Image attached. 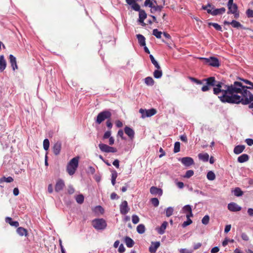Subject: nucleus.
Returning a JSON list of instances; mask_svg holds the SVG:
<instances>
[{
    "label": "nucleus",
    "instance_id": "obj_1",
    "mask_svg": "<svg viewBox=\"0 0 253 253\" xmlns=\"http://www.w3.org/2000/svg\"><path fill=\"white\" fill-rule=\"evenodd\" d=\"M188 78L197 84H202L206 82V84L201 88V90L203 92L209 91L211 89V86H212L213 93L214 95H218L220 93H222V95L218 96V97L222 103L231 104L236 94L235 92L237 91V88L234 87V84L230 85L225 84L222 81H216L214 77H210L202 80L190 76Z\"/></svg>",
    "mask_w": 253,
    "mask_h": 253
},
{
    "label": "nucleus",
    "instance_id": "obj_2",
    "mask_svg": "<svg viewBox=\"0 0 253 253\" xmlns=\"http://www.w3.org/2000/svg\"><path fill=\"white\" fill-rule=\"evenodd\" d=\"M241 103L244 105H249L250 109L253 108V94L250 91H244V95L236 94L231 104H239Z\"/></svg>",
    "mask_w": 253,
    "mask_h": 253
},
{
    "label": "nucleus",
    "instance_id": "obj_3",
    "mask_svg": "<svg viewBox=\"0 0 253 253\" xmlns=\"http://www.w3.org/2000/svg\"><path fill=\"white\" fill-rule=\"evenodd\" d=\"M239 79L246 84L250 85L251 86L244 85L241 82L235 81L234 82V86L235 88H237V91L235 92V94H238V93H240L241 95H244V90H247V89H253V83L252 82L247 79H242L240 78Z\"/></svg>",
    "mask_w": 253,
    "mask_h": 253
},
{
    "label": "nucleus",
    "instance_id": "obj_4",
    "mask_svg": "<svg viewBox=\"0 0 253 253\" xmlns=\"http://www.w3.org/2000/svg\"><path fill=\"white\" fill-rule=\"evenodd\" d=\"M202 8L206 10L209 14L213 16L222 14L226 11V9L224 7L215 9L214 6L211 3H208L206 5H203Z\"/></svg>",
    "mask_w": 253,
    "mask_h": 253
},
{
    "label": "nucleus",
    "instance_id": "obj_5",
    "mask_svg": "<svg viewBox=\"0 0 253 253\" xmlns=\"http://www.w3.org/2000/svg\"><path fill=\"white\" fill-rule=\"evenodd\" d=\"M79 157H76L72 159L67 166V171L69 175H72L75 173L79 166Z\"/></svg>",
    "mask_w": 253,
    "mask_h": 253
},
{
    "label": "nucleus",
    "instance_id": "obj_6",
    "mask_svg": "<svg viewBox=\"0 0 253 253\" xmlns=\"http://www.w3.org/2000/svg\"><path fill=\"white\" fill-rule=\"evenodd\" d=\"M227 5L228 9L227 14H232L234 15V18L238 19L240 14L237 4L233 2V0H228Z\"/></svg>",
    "mask_w": 253,
    "mask_h": 253
},
{
    "label": "nucleus",
    "instance_id": "obj_7",
    "mask_svg": "<svg viewBox=\"0 0 253 253\" xmlns=\"http://www.w3.org/2000/svg\"><path fill=\"white\" fill-rule=\"evenodd\" d=\"M92 226L97 230H103L107 227V223L103 218H95L92 221Z\"/></svg>",
    "mask_w": 253,
    "mask_h": 253
},
{
    "label": "nucleus",
    "instance_id": "obj_8",
    "mask_svg": "<svg viewBox=\"0 0 253 253\" xmlns=\"http://www.w3.org/2000/svg\"><path fill=\"white\" fill-rule=\"evenodd\" d=\"M112 113L109 110H104L99 113L96 118V123L100 124L103 121L111 119Z\"/></svg>",
    "mask_w": 253,
    "mask_h": 253
},
{
    "label": "nucleus",
    "instance_id": "obj_9",
    "mask_svg": "<svg viewBox=\"0 0 253 253\" xmlns=\"http://www.w3.org/2000/svg\"><path fill=\"white\" fill-rule=\"evenodd\" d=\"M199 59L203 60L204 63L214 67H218L220 65L218 59L215 57H210V58L200 57Z\"/></svg>",
    "mask_w": 253,
    "mask_h": 253
},
{
    "label": "nucleus",
    "instance_id": "obj_10",
    "mask_svg": "<svg viewBox=\"0 0 253 253\" xmlns=\"http://www.w3.org/2000/svg\"><path fill=\"white\" fill-rule=\"evenodd\" d=\"M139 112L141 114V118L143 119L146 117H150L155 115L157 113L156 110L154 108L148 110L141 108Z\"/></svg>",
    "mask_w": 253,
    "mask_h": 253
},
{
    "label": "nucleus",
    "instance_id": "obj_11",
    "mask_svg": "<svg viewBox=\"0 0 253 253\" xmlns=\"http://www.w3.org/2000/svg\"><path fill=\"white\" fill-rule=\"evenodd\" d=\"M139 12V18L138 22H139L142 26H145L146 24L144 22V20L147 18V14L144 10L141 9L139 7V9L135 10Z\"/></svg>",
    "mask_w": 253,
    "mask_h": 253
},
{
    "label": "nucleus",
    "instance_id": "obj_12",
    "mask_svg": "<svg viewBox=\"0 0 253 253\" xmlns=\"http://www.w3.org/2000/svg\"><path fill=\"white\" fill-rule=\"evenodd\" d=\"M130 209L126 201H124L120 206V213L125 215L129 211Z\"/></svg>",
    "mask_w": 253,
    "mask_h": 253
},
{
    "label": "nucleus",
    "instance_id": "obj_13",
    "mask_svg": "<svg viewBox=\"0 0 253 253\" xmlns=\"http://www.w3.org/2000/svg\"><path fill=\"white\" fill-rule=\"evenodd\" d=\"M224 25H231L234 28H236L237 29H245L246 28L242 25L239 22L236 21L235 20H233L231 22H228L227 21H224Z\"/></svg>",
    "mask_w": 253,
    "mask_h": 253
},
{
    "label": "nucleus",
    "instance_id": "obj_14",
    "mask_svg": "<svg viewBox=\"0 0 253 253\" xmlns=\"http://www.w3.org/2000/svg\"><path fill=\"white\" fill-rule=\"evenodd\" d=\"M180 161L183 165L187 167H190L194 164L193 159L189 157L182 158Z\"/></svg>",
    "mask_w": 253,
    "mask_h": 253
},
{
    "label": "nucleus",
    "instance_id": "obj_15",
    "mask_svg": "<svg viewBox=\"0 0 253 253\" xmlns=\"http://www.w3.org/2000/svg\"><path fill=\"white\" fill-rule=\"evenodd\" d=\"M227 208L230 211L233 212L239 211H241L242 209L240 206L234 202H231L228 204Z\"/></svg>",
    "mask_w": 253,
    "mask_h": 253
},
{
    "label": "nucleus",
    "instance_id": "obj_16",
    "mask_svg": "<svg viewBox=\"0 0 253 253\" xmlns=\"http://www.w3.org/2000/svg\"><path fill=\"white\" fill-rule=\"evenodd\" d=\"M61 149V142L57 141L56 142L52 147V151L54 154L56 156L58 155Z\"/></svg>",
    "mask_w": 253,
    "mask_h": 253
},
{
    "label": "nucleus",
    "instance_id": "obj_17",
    "mask_svg": "<svg viewBox=\"0 0 253 253\" xmlns=\"http://www.w3.org/2000/svg\"><path fill=\"white\" fill-rule=\"evenodd\" d=\"M150 192L153 195L162 196L163 194V190L161 188H159L155 186H152L150 189Z\"/></svg>",
    "mask_w": 253,
    "mask_h": 253
},
{
    "label": "nucleus",
    "instance_id": "obj_18",
    "mask_svg": "<svg viewBox=\"0 0 253 253\" xmlns=\"http://www.w3.org/2000/svg\"><path fill=\"white\" fill-rule=\"evenodd\" d=\"M160 246V243L159 241L152 242L151 246L149 248V251L151 253H155L158 248Z\"/></svg>",
    "mask_w": 253,
    "mask_h": 253
},
{
    "label": "nucleus",
    "instance_id": "obj_19",
    "mask_svg": "<svg viewBox=\"0 0 253 253\" xmlns=\"http://www.w3.org/2000/svg\"><path fill=\"white\" fill-rule=\"evenodd\" d=\"M65 183L64 181L62 179H59L57 181L56 183L55 186V190L56 192H59L63 189Z\"/></svg>",
    "mask_w": 253,
    "mask_h": 253
},
{
    "label": "nucleus",
    "instance_id": "obj_20",
    "mask_svg": "<svg viewBox=\"0 0 253 253\" xmlns=\"http://www.w3.org/2000/svg\"><path fill=\"white\" fill-rule=\"evenodd\" d=\"M163 0V4L162 5H158L154 4L152 7V8L150 9L151 13H154L156 11H161L164 7V6L165 5V0Z\"/></svg>",
    "mask_w": 253,
    "mask_h": 253
},
{
    "label": "nucleus",
    "instance_id": "obj_21",
    "mask_svg": "<svg viewBox=\"0 0 253 253\" xmlns=\"http://www.w3.org/2000/svg\"><path fill=\"white\" fill-rule=\"evenodd\" d=\"M124 131L125 133L127 135L130 139H132L134 137V131L129 126H126L124 128Z\"/></svg>",
    "mask_w": 253,
    "mask_h": 253
},
{
    "label": "nucleus",
    "instance_id": "obj_22",
    "mask_svg": "<svg viewBox=\"0 0 253 253\" xmlns=\"http://www.w3.org/2000/svg\"><path fill=\"white\" fill-rule=\"evenodd\" d=\"M9 59L12 69L13 71H15V69L18 68L16 58L13 55L10 54Z\"/></svg>",
    "mask_w": 253,
    "mask_h": 253
},
{
    "label": "nucleus",
    "instance_id": "obj_23",
    "mask_svg": "<svg viewBox=\"0 0 253 253\" xmlns=\"http://www.w3.org/2000/svg\"><path fill=\"white\" fill-rule=\"evenodd\" d=\"M168 225L167 221H164L160 227L157 228L156 230L159 234L162 235L165 232V230Z\"/></svg>",
    "mask_w": 253,
    "mask_h": 253
},
{
    "label": "nucleus",
    "instance_id": "obj_24",
    "mask_svg": "<svg viewBox=\"0 0 253 253\" xmlns=\"http://www.w3.org/2000/svg\"><path fill=\"white\" fill-rule=\"evenodd\" d=\"M16 232L20 236H25L26 237L28 235L27 230L22 227H18L16 229Z\"/></svg>",
    "mask_w": 253,
    "mask_h": 253
},
{
    "label": "nucleus",
    "instance_id": "obj_25",
    "mask_svg": "<svg viewBox=\"0 0 253 253\" xmlns=\"http://www.w3.org/2000/svg\"><path fill=\"white\" fill-rule=\"evenodd\" d=\"M6 66V60L4 59V56L1 55L0 56V72H2L5 69Z\"/></svg>",
    "mask_w": 253,
    "mask_h": 253
},
{
    "label": "nucleus",
    "instance_id": "obj_26",
    "mask_svg": "<svg viewBox=\"0 0 253 253\" xmlns=\"http://www.w3.org/2000/svg\"><path fill=\"white\" fill-rule=\"evenodd\" d=\"M245 149V146L243 145H239L236 146L234 148L233 152L235 154L238 155L242 153Z\"/></svg>",
    "mask_w": 253,
    "mask_h": 253
},
{
    "label": "nucleus",
    "instance_id": "obj_27",
    "mask_svg": "<svg viewBox=\"0 0 253 253\" xmlns=\"http://www.w3.org/2000/svg\"><path fill=\"white\" fill-rule=\"evenodd\" d=\"M5 222L9 223L11 226L18 227L19 225V222L17 221H13L12 219L10 217H6L5 218Z\"/></svg>",
    "mask_w": 253,
    "mask_h": 253
},
{
    "label": "nucleus",
    "instance_id": "obj_28",
    "mask_svg": "<svg viewBox=\"0 0 253 253\" xmlns=\"http://www.w3.org/2000/svg\"><path fill=\"white\" fill-rule=\"evenodd\" d=\"M136 36L138 40V43L141 46L146 45L145 38L142 35L137 34Z\"/></svg>",
    "mask_w": 253,
    "mask_h": 253
},
{
    "label": "nucleus",
    "instance_id": "obj_29",
    "mask_svg": "<svg viewBox=\"0 0 253 253\" xmlns=\"http://www.w3.org/2000/svg\"><path fill=\"white\" fill-rule=\"evenodd\" d=\"M13 181V178L11 176H8V177H5V176H3L0 178V186L1 187H4V186L1 185L3 182H7L10 183Z\"/></svg>",
    "mask_w": 253,
    "mask_h": 253
},
{
    "label": "nucleus",
    "instance_id": "obj_30",
    "mask_svg": "<svg viewBox=\"0 0 253 253\" xmlns=\"http://www.w3.org/2000/svg\"><path fill=\"white\" fill-rule=\"evenodd\" d=\"M249 159V155L246 154H243L238 158L237 161L240 163H243L244 162L248 161Z\"/></svg>",
    "mask_w": 253,
    "mask_h": 253
},
{
    "label": "nucleus",
    "instance_id": "obj_31",
    "mask_svg": "<svg viewBox=\"0 0 253 253\" xmlns=\"http://www.w3.org/2000/svg\"><path fill=\"white\" fill-rule=\"evenodd\" d=\"M198 158L200 160L204 162H207L209 161V155L208 153H199L198 154Z\"/></svg>",
    "mask_w": 253,
    "mask_h": 253
},
{
    "label": "nucleus",
    "instance_id": "obj_32",
    "mask_svg": "<svg viewBox=\"0 0 253 253\" xmlns=\"http://www.w3.org/2000/svg\"><path fill=\"white\" fill-rule=\"evenodd\" d=\"M125 243L128 248H131L133 246L134 242L133 240L129 237L126 236L125 239Z\"/></svg>",
    "mask_w": 253,
    "mask_h": 253
},
{
    "label": "nucleus",
    "instance_id": "obj_33",
    "mask_svg": "<svg viewBox=\"0 0 253 253\" xmlns=\"http://www.w3.org/2000/svg\"><path fill=\"white\" fill-rule=\"evenodd\" d=\"M100 150L103 152L108 153L110 146L107 144L100 143L98 145Z\"/></svg>",
    "mask_w": 253,
    "mask_h": 253
},
{
    "label": "nucleus",
    "instance_id": "obj_34",
    "mask_svg": "<svg viewBox=\"0 0 253 253\" xmlns=\"http://www.w3.org/2000/svg\"><path fill=\"white\" fill-rule=\"evenodd\" d=\"M163 75V72L161 68L159 69H157V70H155L153 73V75L155 78L156 79H160L162 77Z\"/></svg>",
    "mask_w": 253,
    "mask_h": 253
},
{
    "label": "nucleus",
    "instance_id": "obj_35",
    "mask_svg": "<svg viewBox=\"0 0 253 253\" xmlns=\"http://www.w3.org/2000/svg\"><path fill=\"white\" fill-rule=\"evenodd\" d=\"M145 83L149 86H152L154 85L155 82L153 78L151 77H147L144 79Z\"/></svg>",
    "mask_w": 253,
    "mask_h": 253
},
{
    "label": "nucleus",
    "instance_id": "obj_36",
    "mask_svg": "<svg viewBox=\"0 0 253 253\" xmlns=\"http://www.w3.org/2000/svg\"><path fill=\"white\" fill-rule=\"evenodd\" d=\"M137 232L139 234H143L145 231V227L144 224H139L136 228Z\"/></svg>",
    "mask_w": 253,
    "mask_h": 253
},
{
    "label": "nucleus",
    "instance_id": "obj_37",
    "mask_svg": "<svg viewBox=\"0 0 253 253\" xmlns=\"http://www.w3.org/2000/svg\"><path fill=\"white\" fill-rule=\"evenodd\" d=\"M149 57L150 58V60H151V61L152 62V63L154 65V66L157 68V69H159L160 68V66L159 65V63H158V62L155 60V58L154 57V56L152 55V54H150L149 55Z\"/></svg>",
    "mask_w": 253,
    "mask_h": 253
},
{
    "label": "nucleus",
    "instance_id": "obj_38",
    "mask_svg": "<svg viewBox=\"0 0 253 253\" xmlns=\"http://www.w3.org/2000/svg\"><path fill=\"white\" fill-rule=\"evenodd\" d=\"M234 194L237 197H240L243 195V192L239 187H236L234 190Z\"/></svg>",
    "mask_w": 253,
    "mask_h": 253
},
{
    "label": "nucleus",
    "instance_id": "obj_39",
    "mask_svg": "<svg viewBox=\"0 0 253 253\" xmlns=\"http://www.w3.org/2000/svg\"><path fill=\"white\" fill-rule=\"evenodd\" d=\"M208 24L209 26H212L214 28V29L217 31L221 32L222 31L221 26L217 23L210 22Z\"/></svg>",
    "mask_w": 253,
    "mask_h": 253
},
{
    "label": "nucleus",
    "instance_id": "obj_40",
    "mask_svg": "<svg viewBox=\"0 0 253 253\" xmlns=\"http://www.w3.org/2000/svg\"><path fill=\"white\" fill-rule=\"evenodd\" d=\"M207 177L209 180H213L215 178V175L212 171H209L207 173Z\"/></svg>",
    "mask_w": 253,
    "mask_h": 253
},
{
    "label": "nucleus",
    "instance_id": "obj_41",
    "mask_svg": "<svg viewBox=\"0 0 253 253\" xmlns=\"http://www.w3.org/2000/svg\"><path fill=\"white\" fill-rule=\"evenodd\" d=\"M76 200L78 204H82L84 201V196L82 194L78 195L76 197Z\"/></svg>",
    "mask_w": 253,
    "mask_h": 253
},
{
    "label": "nucleus",
    "instance_id": "obj_42",
    "mask_svg": "<svg viewBox=\"0 0 253 253\" xmlns=\"http://www.w3.org/2000/svg\"><path fill=\"white\" fill-rule=\"evenodd\" d=\"M152 34L157 39H161L162 33V32L159 31L157 29H155L153 30Z\"/></svg>",
    "mask_w": 253,
    "mask_h": 253
},
{
    "label": "nucleus",
    "instance_id": "obj_43",
    "mask_svg": "<svg viewBox=\"0 0 253 253\" xmlns=\"http://www.w3.org/2000/svg\"><path fill=\"white\" fill-rule=\"evenodd\" d=\"M173 209L169 207L166 209V215L167 217H169L173 214Z\"/></svg>",
    "mask_w": 253,
    "mask_h": 253
},
{
    "label": "nucleus",
    "instance_id": "obj_44",
    "mask_svg": "<svg viewBox=\"0 0 253 253\" xmlns=\"http://www.w3.org/2000/svg\"><path fill=\"white\" fill-rule=\"evenodd\" d=\"M180 143L179 142H176L174 143L173 152L175 153H178L180 151Z\"/></svg>",
    "mask_w": 253,
    "mask_h": 253
},
{
    "label": "nucleus",
    "instance_id": "obj_45",
    "mask_svg": "<svg viewBox=\"0 0 253 253\" xmlns=\"http://www.w3.org/2000/svg\"><path fill=\"white\" fill-rule=\"evenodd\" d=\"M43 146L45 150L47 151L48 150L49 147V141L48 139L46 138L43 140Z\"/></svg>",
    "mask_w": 253,
    "mask_h": 253
},
{
    "label": "nucleus",
    "instance_id": "obj_46",
    "mask_svg": "<svg viewBox=\"0 0 253 253\" xmlns=\"http://www.w3.org/2000/svg\"><path fill=\"white\" fill-rule=\"evenodd\" d=\"M194 171L193 170H188L186 171L185 174L183 176V177L186 178H189L194 175Z\"/></svg>",
    "mask_w": 253,
    "mask_h": 253
},
{
    "label": "nucleus",
    "instance_id": "obj_47",
    "mask_svg": "<svg viewBox=\"0 0 253 253\" xmlns=\"http://www.w3.org/2000/svg\"><path fill=\"white\" fill-rule=\"evenodd\" d=\"M150 201L152 204L155 207H157L159 206V201L157 198H153L151 199Z\"/></svg>",
    "mask_w": 253,
    "mask_h": 253
},
{
    "label": "nucleus",
    "instance_id": "obj_48",
    "mask_svg": "<svg viewBox=\"0 0 253 253\" xmlns=\"http://www.w3.org/2000/svg\"><path fill=\"white\" fill-rule=\"evenodd\" d=\"M210 216L208 215H206L202 219V223L204 225H207L209 223Z\"/></svg>",
    "mask_w": 253,
    "mask_h": 253
},
{
    "label": "nucleus",
    "instance_id": "obj_49",
    "mask_svg": "<svg viewBox=\"0 0 253 253\" xmlns=\"http://www.w3.org/2000/svg\"><path fill=\"white\" fill-rule=\"evenodd\" d=\"M182 211L183 212L186 213V212H189L192 211V208L190 205H187L184 206L182 208Z\"/></svg>",
    "mask_w": 253,
    "mask_h": 253
},
{
    "label": "nucleus",
    "instance_id": "obj_50",
    "mask_svg": "<svg viewBox=\"0 0 253 253\" xmlns=\"http://www.w3.org/2000/svg\"><path fill=\"white\" fill-rule=\"evenodd\" d=\"M153 5V2H152V0H145L143 6H148L151 9Z\"/></svg>",
    "mask_w": 253,
    "mask_h": 253
},
{
    "label": "nucleus",
    "instance_id": "obj_51",
    "mask_svg": "<svg viewBox=\"0 0 253 253\" xmlns=\"http://www.w3.org/2000/svg\"><path fill=\"white\" fill-rule=\"evenodd\" d=\"M192 223V220L190 219V218H189L188 217V218H187V220L184 221L182 224V227L183 228H185L186 227V226L190 225L191 223Z\"/></svg>",
    "mask_w": 253,
    "mask_h": 253
},
{
    "label": "nucleus",
    "instance_id": "obj_52",
    "mask_svg": "<svg viewBox=\"0 0 253 253\" xmlns=\"http://www.w3.org/2000/svg\"><path fill=\"white\" fill-rule=\"evenodd\" d=\"M139 221V217L135 214H133L132 216V222L133 224H137Z\"/></svg>",
    "mask_w": 253,
    "mask_h": 253
},
{
    "label": "nucleus",
    "instance_id": "obj_53",
    "mask_svg": "<svg viewBox=\"0 0 253 253\" xmlns=\"http://www.w3.org/2000/svg\"><path fill=\"white\" fill-rule=\"evenodd\" d=\"M246 14L248 18L253 17V10L251 9H248L246 10Z\"/></svg>",
    "mask_w": 253,
    "mask_h": 253
},
{
    "label": "nucleus",
    "instance_id": "obj_54",
    "mask_svg": "<svg viewBox=\"0 0 253 253\" xmlns=\"http://www.w3.org/2000/svg\"><path fill=\"white\" fill-rule=\"evenodd\" d=\"M111 130H108L104 133L103 136V138L104 139L109 138L110 137H111Z\"/></svg>",
    "mask_w": 253,
    "mask_h": 253
},
{
    "label": "nucleus",
    "instance_id": "obj_55",
    "mask_svg": "<svg viewBox=\"0 0 253 253\" xmlns=\"http://www.w3.org/2000/svg\"><path fill=\"white\" fill-rule=\"evenodd\" d=\"M241 238L243 240L245 241H248L249 240V237L247 234L245 233H242L241 235Z\"/></svg>",
    "mask_w": 253,
    "mask_h": 253
},
{
    "label": "nucleus",
    "instance_id": "obj_56",
    "mask_svg": "<svg viewBox=\"0 0 253 253\" xmlns=\"http://www.w3.org/2000/svg\"><path fill=\"white\" fill-rule=\"evenodd\" d=\"M126 249H125V248L124 247L123 244H121L119 247V249H118V252L120 253H123L125 252Z\"/></svg>",
    "mask_w": 253,
    "mask_h": 253
},
{
    "label": "nucleus",
    "instance_id": "obj_57",
    "mask_svg": "<svg viewBox=\"0 0 253 253\" xmlns=\"http://www.w3.org/2000/svg\"><path fill=\"white\" fill-rule=\"evenodd\" d=\"M111 172H112L111 179L114 178V179H116L117 176H118V173H117V171L115 170H113L111 171Z\"/></svg>",
    "mask_w": 253,
    "mask_h": 253
},
{
    "label": "nucleus",
    "instance_id": "obj_58",
    "mask_svg": "<svg viewBox=\"0 0 253 253\" xmlns=\"http://www.w3.org/2000/svg\"><path fill=\"white\" fill-rule=\"evenodd\" d=\"M117 135L118 136L121 137L123 140L125 139V138L124 137V131L122 129L119 130Z\"/></svg>",
    "mask_w": 253,
    "mask_h": 253
},
{
    "label": "nucleus",
    "instance_id": "obj_59",
    "mask_svg": "<svg viewBox=\"0 0 253 253\" xmlns=\"http://www.w3.org/2000/svg\"><path fill=\"white\" fill-rule=\"evenodd\" d=\"M245 142L249 146H252L253 145V139L252 138H247Z\"/></svg>",
    "mask_w": 253,
    "mask_h": 253
},
{
    "label": "nucleus",
    "instance_id": "obj_60",
    "mask_svg": "<svg viewBox=\"0 0 253 253\" xmlns=\"http://www.w3.org/2000/svg\"><path fill=\"white\" fill-rule=\"evenodd\" d=\"M110 198L112 200L118 199L119 197L117 195V194L113 192L111 194Z\"/></svg>",
    "mask_w": 253,
    "mask_h": 253
},
{
    "label": "nucleus",
    "instance_id": "obj_61",
    "mask_svg": "<svg viewBox=\"0 0 253 253\" xmlns=\"http://www.w3.org/2000/svg\"><path fill=\"white\" fill-rule=\"evenodd\" d=\"M106 126L109 128L111 129L113 126V124L111 121V119L108 120L106 122Z\"/></svg>",
    "mask_w": 253,
    "mask_h": 253
},
{
    "label": "nucleus",
    "instance_id": "obj_62",
    "mask_svg": "<svg viewBox=\"0 0 253 253\" xmlns=\"http://www.w3.org/2000/svg\"><path fill=\"white\" fill-rule=\"evenodd\" d=\"M202 246V244L201 243H198L196 244H195L193 246V249L194 250H196L198 249H199Z\"/></svg>",
    "mask_w": 253,
    "mask_h": 253
},
{
    "label": "nucleus",
    "instance_id": "obj_63",
    "mask_svg": "<svg viewBox=\"0 0 253 253\" xmlns=\"http://www.w3.org/2000/svg\"><path fill=\"white\" fill-rule=\"evenodd\" d=\"M219 251V249L218 247H214L211 249V253H216L218 252Z\"/></svg>",
    "mask_w": 253,
    "mask_h": 253
},
{
    "label": "nucleus",
    "instance_id": "obj_64",
    "mask_svg": "<svg viewBox=\"0 0 253 253\" xmlns=\"http://www.w3.org/2000/svg\"><path fill=\"white\" fill-rule=\"evenodd\" d=\"M192 251H188L186 249H181L180 250V253H192Z\"/></svg>",
    "mask_w": 253,
    "mask_h": 253
}]
</instances>
